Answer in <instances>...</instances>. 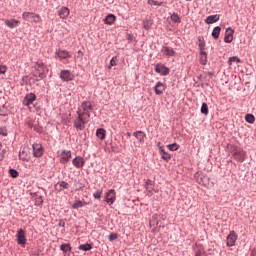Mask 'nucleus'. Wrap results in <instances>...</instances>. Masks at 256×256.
<instances>
[{"instance_id":"nucleus-1","label":"nucleus","mask_w":256,"mask_h":256,"mask_svg":"<svg viewBox=\"0 0 256 256\" xmlns=\"http://www.w3.org/2000/svg\"><path fill=\"white\" fill-rule=\"evenodd\" d=\"M91 111H93V104H91L89 101H84L77 111L78 117L74 121L75 129L78 131H83L85 129V125L89 123Z\"/></svg>"},{"instance_id":"nucleus-2","label":"nucleus","mask_w":256,"mask_h":256,"mask_svg":"<svg viewBox=\"0 0 256 256\" xmlns=\"http://www.w3.org/2000/svg\"><path fill=\"white\" fill-rule=\"evenodd\" d=\"M34 77L38 79H45L47 77V73H49V69L43 62H37L34 66Z\"/></svg>"},{"instance_id":"nucleus-3","label":"nucleus","mask_w":256,"mask_h":256,"mask_svg":"<svg viewBox=\"0 0 256 256\" xmlns=\"http://www.w3.org/2000/svg\"><path fill=\"white\" fill-rule=\"evenodd\" d=\"M22 19H24V21H32V23H41L43 21L41 15L33 12H24L22 14Z\"/></svg>"},{"instance_id":"nucleus-4","label":"nucleus","mask_w":256,"mask_h":256,"mask_svg":"<svg viewBox=\"0 0 256 256\" xmlns=\"http://www.w3.org/2000/svg\"><path fill=\"white\" fill-rule=\"evenodd\" d=\"M16 241L18 245H21L22 247H25L27 243V233L23 229H19L16 233Z\"/></svg>"},{"instance_id":"nucleus-5","label":"nucleus","mask_w":256,"mask_h":256,"mask_svg":"<svg viewBox=\"0 0 256 256\" xmlns=\"http://www.w3.org/2000/svg\"><path fill=\"white\" fill-rule=\"evenodd\" d=\"M58 158L60 163L65 164L69 163L71 160V151L70 150H61L58 152Z\"/></svg>"},{"instance_id":"nucleus-6","label":"nucleus","mask_w":256,"mask_h":256,"mask_svg":"<svg viewBox=\"0 0 256 256\" xmlns=\"http://www.w3.org/2000/svg\"><path fill=\"white\" fill-rule=\"evenodd\" d=\"M105 201L109 204V205H113V203H115V201H117V193L115 192V190L111 189L109 190L106 195H105Z\"/></svg>"},{"instance_id":"nucleus-7","label":"nucleus","mask_w":256,"mask_h":256,"mask_svg":"<svg viewBox=\"0 0 256 256\" xmlns=\"http://www.w3.org/2000/svg\"><path fill=\"white\" fill-rule=\"evenodd\" d=\"M37 100V96L33 93H28L23 100V105L29 107V105H33V102Z\"/></svg>"},{"instance_id":"nucleus-8","label":"nucleus","mask_w":256,"mask_h":256,"mask_svg":"<svg viewBox=\"0 0 256 256\" xmlns=\"http://www.w3.org/2000/svg\"><path fill=\"white\" fill-rule=\"evenodd\" d=\"M237 233L235 231H231L230 234L227 236V246L228 247H234L236 241H237Z\"/></svg>"},{"instance_id":"nucleus-9","label":"nucleus","mask_w":256,"mask_h":256,"mask_svg":"<svg viewBox=\"0 0 256 256\" xmlns=\"http://www.w3.org/2000/svg\"><path fill=\"white\" fill-rule=\"evenodd\" d=\"M4 23L9 29H15V27H19V25H21V21L17 19H5Z\"/></svg>"},{"instance_id":"nucleus-10","label":"nucleus","mask_w":256,"mask_h":256,"mask_svg":"<svg viewBox=\"0 0 256 256\" xmlns=\"http://www.w3.org/2000/svg\"><path fill=\"white\" fill-rule=\"evenodd\" d=\"M60 79L62 81H73V74H71V71L69 70H62L60 72Z\"/></svg>"},{"instance_id":"nucleus-11","label":"nucleus","mask_w":256,"mask_h":256,"mask_svg":"<svg viewBox=\"0 0 256 256\" xmlns=\"http://www.w3.org/2000/svg\"><path fill=\"white\" fill-rule=\"evenodd\" d=\"M162 55H164L165 57H175V55H177V52H175V50H173V48L169 46H164L162 48Z\"/></svg>"},{"instance_id":"nucleus-12","label":"nucleus","mask_w":256,"mask_h":256,"mask_svg":"<svg viewBox=\"0 0 256 256\" xmlns=\"http://www.w3.org/2000/svg\"><path fill=\"white\" fill-rule=\"evenodd\" d=\"M233 33H235V30L232 28H227L224 36V42L225 43H232L233 42Z\"/></svg>"},{"instance_id":"nucleus-13","label":"nucleus","mask_w":256,"mask_h":256,"mask_svg":"<svg viewBox=\"0 0 256 256\" xmlns=\"http://www.w3.org/2000/svg\"><path fill=\"white\" fill-rule=\"evenodd\" d=\"M33 156L42 157L43 156V146L41 144H33Z\"/></svg>"},{"instance_id":"nucleus-14","label":"nucleus","mask_w":256,"mask_h":256,"mask_svg":"<svg viewBox=\"0 0 256 256\" xmlns=\"http://www.w3.org/2000/svg\"><path fill=\"white\" fill-rule=\"evenodd\" d=\"M156 73H159L160 75H169V68L163 64H157L155 67Z\"/></svg>"},{"instance_id":"nucleus-15","label":"nucleus","mask_w":256,"mask_h":256,"mask_svg":"<svg viewBox=\"0 0 256 256\" xmlns=\"http://www.w3.org/2000/svg\"><path fill=\"white\" fill-rule=\"evenodd\" d=\"M72 165H74L76 169H81L83 165H85V160L83 157L78 156L72 160Z\"/></svg>"},{"instance_id":"nucleus-16","label":"nucleus","mask_w":256,"mask_h":256,"mask_svg":"<svg viewBox=\"0 0 256 256\" xmlns=\"http://www.w3.org/2000/svg\"><path fill=\"white\" fill-rule=\"evenodd\" d=\"M71 13V10H69V8L63 6L60 8V10L58 11V15L60 17V19H67V17H69Z\"/></svg>"},{"instance_id":"nucleus-17","label":"nucleus","mask_w":256,"mask_h":256,"mask_svg":"<svg viewBox=\"0 0 256 256\" xmlns=\"http://www.w3.org/2000/svg\"><path fill=\"white\" fill-rule=\"evenodd\" d=\"M234 156L238 161H245V151H243L241 148L234 150Z\"/></svg>"},{"instance_id":"nucleus-18","label":"nucleus","mask_w":256,"mask_h":256,"mask_svg":"<svg viewBox=\"0 0 256 256\" xmlns=\"http://www.w3.org/2000/svg\"><path fill=\"white\" fill-rule=\"evenodd\" d=\"M165 84H163L162 82H157V84L154 87V91L156 93V95H163V93L165 92Z\"/></svg>"},{"instance_id":"nucleus-19","label":"nucleus","mask_w":256,"mask_h":256,"mask_svg":"<svg viewBox=\"0 0 256 256\" xmlns=\"http://www.w3.org/2000/svg\"><path fill=\"white\" fill-rule=\"evenodd\" d=\"M56 55L57 57H59V59H69L71 58V53H69V51L67 50H57L56 51Z\"/></svg>"},{"instance_id":"nucleus-20","label":"nucleus","mask_w":256,"mask_h":256,"mask_svg":"<svg viewBox=\"0 0 256 256\" xmlns=\"http://www.w3.org/2000/svg\"><path fill=\"white\" fill-rule=\"evenodd\" d=\"M134 137L139 141V143H145V137L147 135L143 131H136L133 133Z\"/></svg>"},{"instance_id":"nucleus-21","label":"nucleus","mask_w":256,"mask_h":256,"mask_svg":"<svg viewBox=\"0 0 256 256\" xmlns=\"http://www.w3.org/2000/svg\"><path fill=\"white\" fill-rule=\"evenodd\" d=\"M86 205H89V203L81 200H75L72 209H81V207H86Z\"/></svg>"},{"instance_id":"nucleus-22","label":"nucleus","mask_w":256,"mask_h":256,"mask_svg":"<svg viewBox=\"0 0 256 256\" xmlns=\"http://www.w3.org/2000/svg\"><path fill=\"white\" fill-rule=\"evenodd\" d=\"M56 191H63V189H69V183L61 181L55 185Z\"/></svg>"},{"instance_id":"nucleus-23","label":"nucleus","mask_w":256,"mask_h":256,"mask_svg":"<svg viewBox=\"0 0 256 256\" xmlns=\"http://www.w3.org/2000/svg\"><path fill=\"white\" fill-rule=\"evenodd\" d=\"M217 21H219V15H210L206 18L205 23H207L208 25H211L213 23H217Z\"/></svg>"},{"instance_id":"nucleus-24","label":"nucleus","mask_w":256,"mask_h":256,"mask_svg":"<svg viewBox=\"0 0 256 256\" xmlns=\"http://www.w3.org/2000/svg\"><path fill=\"white\" fill-rule=\"evenodd\" d=\"M115 19H116L115 15L109 14V15H107V16L105 17L104 23H105L106 25H113V23H115Z\"/></svg>"},{"instance_id":"nucleus-25","label":"nucleus","mask_w":256,"mask_h":256,"mask_svg":"<svg viewBox=\"0 0 256 256\" xmlns=\"http://www.w3.org/2000/svg\"><path fill=\"white\" fill-rule=\"evenodd\" d=\"M160 153L161 158L164 159V161H169L171 159V154L167 153L163 147H160Z\"/></svg>"},{"instance_id":"nucleus-26","label":"nucleus","mask_w":256,"mask_h":256,"mask_svg":"<svg viewBox=\"0 0 256 256\" xmlns=\"http://www.w3.org/2000/svg\"><path fill=\"white\" fill-rule=\"evenodd\" d=\"M105 135H106L105 129L103 128L97 129L96 136L98 137V139H102V140L105 139Z\"/></svg>"},{"instance_id":"nucleus-27","label":"nucleus","mask_w":256,"mask_h":256,"mask_svg":"<svg viewBox=\"0 0 256 256\" xmlns=\"http://www.w3.org/2000/svg\"><path fill=\"white\" fill-rule=\"evenodd\" d=\"M221 35V27L216 26L212 31V37L213 39H217Z\"/></svg>"},{"instance_id":"nucleus-28","label":"nucleus","mask_w":256,"mask_h":256,"mask_svg":"<svg viewBox=\"0 0 256 256\" xmlns=\"http://www.w3.org/2000/svg\"><path fill=\"white\" fill-rule=\"evenodd\" d=\"M78 249L80 251H91L93 249V246H91V244L86 243V244H82L78 247Z\"/></svg>"},{"instance_id":"nucleus-29","label":"nucleus","mask_w":256,"mask_h":256,"mask_svg":"<svg viewBox=\"0 0 256 256\" xmlns=\"http://www.w3.org/2000/svg\"><path fill=\"white\" fill-rule=\"evenodd\" d=\"M170 19L173 21V23H181V17H179V14L177 13H173Z\"/></svg>"},{"instance_id":"nucleus-30","label":"nucleus","mask_w":256,"mask_h":256,"mask_svg":"<svg viewBox=\"0 0 256 256\" xmlns=\"http://www.w3.org/2000/svg\"><path fill=\"white\" fill-rule=\"evenodd\" d=\"M200 62L202 65H207V53L206 52L200 53Z\"/></svg>"},{"instance_id":"nucleus-31","label":"nucleus","mask_w":256,"mask_h":256,"mask_svg":"<svg viewBox=\"0 0 256 256\" xmlns=\"http://www.w3.org/2000/svg\"><path fill=\"white\" fill-rule=\"evenodd\" d=\"M119 59L117 58V56H114L111 60H110V64L108 66V69H111V67H117V63H118Z\"/></svg>"},{"instance_id":"nucleus-32","label":"nucleus","mask_w":256,"mask_h":256,"mask_svg":"<svg viewBox=\"0 0 256 256\" xmlns=\"http://www.w3.org/2000/svg\"><path fill=\"white\" fill-rule=\"evenodd\" d=\"M61 251H63V253H69L71 251V245L70 244H62L60 246Z\"/></svg>"},{"instance_id":"nucleus-33","label":"nucleus","mask_w":256,"mask_h":256,"mask_svg":"<svg viewBox=\"0 0 256 256\" xmlns=\"http://www.w3.org/2000/svg\"><path fill=\"white\" fill-rule=\"evenodd\" d=\"M201 113L203 115H209V106H207V103H203L201 106Z\"/></svg>"},{"instance_id":"nucleus-34","label":"nucleus","mask_w":256,"mask_h":256,"mask_svg":"<svg viewBox=\"0 0 256 256\" xmlns=\"http://www.w3.org/2000/svg\"><path fill=\"white\" fill-rule=\"evenodd\" d=\"M229 65H233V63H241V59L237 56L230 57L228 60Z\"/></svg>"},{"instance_id":"nucleus-35","label":"nucleus","mask_w":256,"mask_h":256,"mask_svg":"<svg viewBox=\"0 0 256 256\" xmlns=\"http://www.w3.org/2000/svg\"><path fill=\"white\" fill-rule=\"evenodd\" d=\"M164 2H159L156 0H148V5H154L155 7H161Z\"/></svg>"},{"instance_id":"nucleus-36","label":"nucleus","mask_w":256,"mask_h":256,"mask_svg":"<svg viewBox=\"0 0 256 256\" xmlns=\"http://www.w3.org/2000/svg\"><path fill=\"white\" fill-rule=\"evenodd\" d=\"M245 120L247 121V123H255V116L253 114H247L245 116Z\"/></svg>"},{"instance_id":"nucleus-37","label":"nucleus","mask_w":256,"mask_h":256,"mask_svg":"<svg viewBox=\"0 0 256 256\" xmlns=\"http://www.w3.org/2000/svg\"><path fill=\"white\" fill-rule=\"evenodd\" d=\"M167 148L169 149V151H177V149H179V144L177 143L169 144Z\"/></svg>"},{"instance_id":"nucleus-38","label":"nucleus","mask_w":256,"mask_h":256,"mask_svg":"<svg viewBox=\"0 0 256 256\" xmlns=\"http://www.w3.org/2000/svg\"><path fill=\"white\" fill-rule=\"evenodd\" d=\"M9 173H10L11 177H13V179H17V177H19V172H17V170H15V169H10Z\"/></svg>"},{"instance_id":"nucleus-39","label":"nucleus","mask_w":256,"mask_h":256,"mask_svg":"<svg viewBox=\"0 0 256 256\" xmlns=\"http://www.w3.org/2000/svg\"><path fill=\"white\" fill-rule=\"evenodd\" d=\"M103 195V190H97L94 194L93 197L94 199H99Z\"/></svg>"},{"instance_id":"nucleus-40","label":"nucleus","mask_w":256,"mask_h":256,"mask_svg":"<svg viewBox=\"0 0 256 256\" xmlns=\"http://www.w3.org/2000/svg\"><path fill=\"white\" fill-rule=\"evenodd\" d=\"M7 73V66L0 65V75H5Z\"/></svg>"},{"instance_id":"nucleus-41","label":"nucleus","mask_w":256,"mask_h":256,"mask_svg":"<svg viewBox=\"0 0 256 256\" xmlns=\"http://www.w3.org/2000/svg\"><path fill=\"white\" fill-rule=\"evenodd\" d=\"M19 157L22 161H27V157H25V150L20 152Z\"/></svg>"},{"instance_id":"nucleus-42","label":"nucleus","mask_w":256,"mask_h":256,"mask_svg":"<svg viewBox=\"0 0 256 256\" xmlns=\"http://www.w3.org/2000/svg\"><path fill=\"white\" fill-rule=\"evenodd\" d=\"M109 241H115V239H117V234L112 233L108 236Z\"/></svg>"},{"instance_id":"nucleus-43","label":"nucleus","mask_w":256,"mask_h":256,"mask_svg":"<svg viewBox=\"0 0 256 256\" xmlns=\"http://www.w3.org/2000/svg\"><path fill=\"white\" fill-rule=\"evenodd\" d=\"M0 135H3L4 137L7 136V131L0 128Z\"/></svg>"},{"instance_id":"nucleus-44","label":"nucleus","mask_w":256,"mask_h":256,"mask_svg":"<svg viewBox=\"0 0 256 256\" xmlns=\"http://www.w3.org/2000/svg\"><path fill=\"white\" fill-rule=\"evenodd\" d=\"M196 177H197V183H199V185H203V180H199V174H196Z\"/></svg>"},{"instance_id":"nucleus-45","label":"nucleus","mask_w":256,"mask_h":256,"mask_svg":"<svg viewBox=\"0 0 256 256\" xmlns=\"http://www.w3.org/2000/svg\"><path fill=\"white\" fill-rule=\"evenodd\" d=\"M58 225L59 227H65V221L60 220Z\"/></svg>"},{"instance_id":"nucleus-46","label":"nucleus","mask_w":256,"mask_h":256,"mask_svg":"<svg viewBox=\"0 0 256 256\" xmlns=\"http://www.w3.org/2000/svg\"><path fill=\"white\" fill-rule=\"evenodd\" d=\"M127 137H131V132H128V133H127Z\"/></svg>"},{"instance_id":"nucleus-47","label":"nucleus","mask_w":256,"mask_h":256,"mask_svg":"<svg viewBox=\"0 0 256 256\" xmlns=\"http://www.w3.org/2000/svg\"><path fill=\"white\" fill-rule=\"evenodd\" d=\"M144 28H145V29H149V26H148V25H144Z\"/></svg>"},{"instance_id":"nucleus-48","label":"nucleus","mask_w":256,"mask_h":256,"mask_svg":"<svg viewBox=\"0 0 256 256\" xmlns=\"http://www.w3.org/2000/svg\"><path fill=\"white\" fill-rule=\"evenodd\" d=\"M157 145H158V147H160V148H161V142H158V143H157Z\"/></svg>"},{"instance_id":"nucleus-49","label":"nucleus","mask_w":256,"mask_h":256,"mask_svg":"<svg viewBox=\"0 0 256 256\" xmlns=\"http://www.w3.org/2000/svg\"><path fill=\"white\" fill-rule=\"evenodd\" d=\"M78 53H80L81 55H83V53L81 52V50H79Z\"/></svg>"},{"instance_id":"nucleus-50","label":"nucleus","mask_w":256,"mask_h":256,"mask_svg":"<svg viewBox=\"0 0 256 256\" xmlns=\"http://www.w3.org/2000/svg\"><path fill=\"white\" fill-rule=\"evenodd\" d=\"M186 1H191V0H186Z\"/></svg>"}]
</instances>
